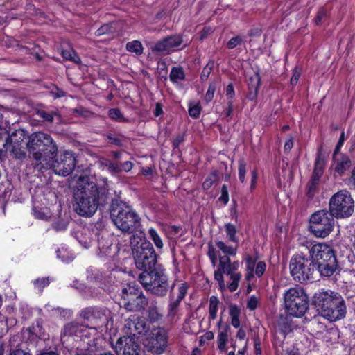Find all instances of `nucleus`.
Returning <instances> with one entry per match:
<instances>
[{"mask_svg": "<svg viewBox=\"0 0 355 355\" xmlns=\"http://www.w3.org/2000/svg\"><path fill=\"white\" fill-rule=\"evenodd\" d=\"M103 184L98 185L87 175H80L73 190V209L80 216L90 217L104 203L108 193L107 179H101Z\"/></svg>", "mask_w": 355, "mask_h": 355, "instance_id": "nucleus-1", "label": "nucleus"}, {"mask_svg": "<svg viewBox=\"0 0 355 355\" xmlns=\"http://www.w3.org/2000/svg\"><path fill=\"white\" fill-rule=\"evenodd\" d=\"M26 148L32 159L35 168L42 170L45 164L49 163L51 158H55L58 152V147L48 133L35 132L28 137Z\"/></svg>", "mask_w": 355, "mask_h": 355, "instance_id": "nucleus-2", "label": "nucleus"}, {"mask_svg": "<svg viewBox=\"0 0 355 355\" xmlns=\"http://www.w3.org/2000/svg\"><path fill=\"white\" fill-rule=\"evenodd\" d=\"M313 303L320 315L330 322L341 320L346 315L345 300L338 293L332 291L316 293Z\"/></svg>", "mask_w": 355, "mask_h": 355, "instance_id": "nucleus-3", "label": "nucleus"}, {"mask_svg": "<svg viewBox=\"0 0 355 355\" xmlns=\"http://www.w3.org/2000/svg\"><path fill=\"white\" fill-rule=\"evenodd\" d=\"M130 244L137 268L143 272H148L156 266L157 254L150 242L144 239L140 234H132Z\"/></svg>", "mask_w": 355, "mask_h": 355, "instance_id": "nucleus-4", "label": "nucleus"}, {"mask_svg": "<svg viewBox=\"0 0 355 355\" xmlns=\"http://www.w3.org/2000/svg\"><path fill=\"white\" fill-rule=\"evenodd\" d=\"M218 259L219 263L214 272V279L222 291L227 287L230 292H234L238 288L241 279V274L237 271L239 263L237 261L232 262L226 255H219Z\"/></svg>", "mask_w": 355, "mask_h": 355, "instance_id": "nucleus-5", "label": "nucleus"}, {"mask_svg": "<svg viewBox=\"0 0 355 355\" xmlns=\"http://www.w3.org/2000/svg\"><path fill=\"white\" fill-rule=\"evenodd\" d=\"M138 279L147 291L157 297L166 295L169 289L172 292L175 287V282L170 285L169 278L161 267L148 272H142Z\"/></svg>", "mask_w": 355, "mask_h": 355, "instance_id": "nucleus-6", "label": "nucleus"}, {"mask_svg": "<svg viewBox=\"0 0 355 355\" xmlns=\"http://www.w3.org/2000/svg\"><path fill=\"white\" fill-rule=\"evenodd\" d=\"M114 225L125 234H135L141 226V219L133 209L127 205H117L110 211Z\"/></svg>", "mask_w": 355, "mask_h": 355, "instance_id": "nucleus-7", "label": "nucleus"}, {"mask_svg": "<svg viewBox=\"0 0 355 355\" xmlns=\"http://www.w3.org/2000/svg\"><path fill=\"white\" fill-rule=\"evenodd\" d=\"M284 306L291 315L302 317L309 309V297L300 286L286 290L284 293Z\"/></svg>", "mask_w": 355, "mask_h": 355, "instance_id": "nucleus-8", "label": "nucleus"}, {"mask_svg": "<svg viewBox=\"0 0 355 355\" xmlns=\"http://www.w3.org/2000/svg\"><path fill=\"white\" fill-rule=\"evenodd\" d=\"M290 272L293 279L304 283L313 278L316 267L313 260L302 253L294 255L290 261Z\"/></svg>", "mask_w": 355, "mask_h": 355, "instance_id": "nucleus-9", "label": "nucleus"}, {"mask_svg": "<svg viewBox=\"0 0 355 355\" xmlns=\"http://www.w3.org/2000/svg\"><path fill=\"white\" fill-rule=\"evenodd\" d=\"M329 211L336 218H345L350 216L354 209V202L349 192L341 190L329 200Z\"/></svg>", "mask_w": 355, "mask_h": 355, "instance_id": "nucleus-10", "label": "nucleus"}, {"mask_svg": "<svg viewBox=\"0 0 355 355\" xmlns=\"http://www.w3.org/2000/svg\"><path fill=\"white\" fill-rule=\"evenodd\" d=\"M333 214L327 210H319L313 214L310 218L309 229L318 238H325L332 231L334 227Z\"/></svg>", "mask_w": 355, "mask_h": 355, "instance_id": "nucleus-11", "label": "nucleus"}, {"mask_svg": "<svg viewBox=\"0 0 355 355\" xmlns=\"http://www.w3.org/2000/svg\"><path fill=\"white\" fill-rule=\"evenodd\" d=\"M54 159L51 158L49 163L45 164L42 169L51 168L56 174L62 176H67L73 171L76 166V158L73 152L64 151L59 158Z\"/></svg>", "mask_w": 355, "mask_h": 355, "instance_id": "nucleus-12", "label": "nucleus"}, {"mask_svg": "<svg viewBox=\"0 0 355 355\" xmlns=\"http://www.w3.org/2000/svg\"><path fill=\"white\" fill-rule=\"evenodd\" d=\"M167 332L164 329L154 328L146 338L144 345L148 351L160 354L164 352L167 346Z\"/></svg>", "mask_w": 355, "mask_h": 355, "instance_id": "nucleus-13", "label": "nucleus"}, {"mask_svg": "<svg viewBox=\"0 0 355 355\" xmlns=\"http://www.w3.org/2000/svg\"><path fill=\"white\" fill-rule=\"evenodd\" d=\"M26 137L24 130L21 129L16 130L6 139L3 145L5 150L9 152L15 159L24 158L26 153L22 148V143Z\"/></svg>", "mask_w": 355, "mask_h": 355, "instance_id": "nucleus-14", "label": "nucleus"}, {"mask_svg": "<svg viewBox=\"0 0 355 355\" xmlns=\"http://www.w3.org/2000/svg\"><path fill=\"white\" fill-rule=\"evenodd\" d=\"M183 43L182 35L180 34H175L167 36L164 39L158 41L151 48L153 52L162 53V55H168L171 52L175 51Z\"/></svg>", "mask_w": 355, "mask_h": 355, "instance_id": "nucleus-15", "label": "nucleus"}, {"mask_svg": "<svg viewBox=\"0 0 355 355\" xmlns=\"http://www.w3.org/2000/svg\"><path fill=\"white\" fill-rule=\"evenodd\" d=\"M110 311L103 307L90 306L81 310L80 315L86 320H94L97 327L107 326Z\"/></svg>", "mask_w": 355, "mask_h": 355, "instance_id": "nucleus-16", "label": "nucleus"}, {"mask_svg": "<svg viewBox=\"0 0 355 355\" xmlns=\"http://www.w3.org/2000/svg\"><path fill=\"white\" fill-rule=\"evenodd\" d=\"M149 330V324L143 317L132 316L125 320L123 331L128 336L135 337V334H141Z\"/></svg>", "mask_w": 355, "mask_h": 355, "instance_id": "nucleus-17", "label": "nucleus"}, {"mask_svg": "<svg viewBox=\"0 0 355 355\" xmlns=\"http://www.w3.org/2000/svg\"><path fill=\"white\" fill-rule=\"evenodd\" d=\"M310 257L318 263L336 259L332 248L324 243L313 245L309 250Z\"/></svg>", "mask_w": 355, "mask_h": 355, "instance_id": "nucleus-18", "label": "nucleus"}, {"mask_svg": "<svg viewBox=\"0 0 355 355\" xmlns=\"http://www.w3.org/2000/svg\"><path fill=\"white\" fill-rule=\"evenodd\" d=\"M115 348L117 353H122L123 355H139L140 352L139 345L135 338L130 336L119 338Z\"/></svg>", "mask_w": 355, "mask_h": 355, "instance_id": "nucleus-19", "label": "nucleus"}, {"mask_svg": "<svg viewBox=\"0 0 355 355\" xmlns=\"http://www.w3.org/2000/svg\"><path fill=\"white\" fill-rule=\"evenodd\" d=\"M98 239V254L101 257L112 256V243L107 232L95 233Z\"/></svg>", "mask_w": 355, "mask_h": 355, "instance_id": "nucleus-20", "label": "nucleus"}, {"mask_svg": "<svg viewBox=\"0 0 355 355\" xmlns=\"http://www.w3.org/2000/svg\"><path fill=\"white\" fill-rule=\"evenodd\" d=\"M351 160L349 157L341 153H334L332 166L335 172L343 175L350 166Z\"/></svg>", "mask_w": 355, "mask_h": 355, "instance_id": "nucleus-21", "label": "nucleus"}, {"mask_svg": "<svg viewBox=\"0 0 355 355\" xmlns=\"http://www.w3.org/2000/svg\"><path fill=\"white\" fill-rule=\"evenodd\" d=\"M147 304L148 299L142 293H140L137 295H130L128 302L124 304V307L130 311H141L146 308Z\"/></svg>", "mask_w": 355, "mask_h": 355, "instance_id": "nucleus-22", "label": "nucleus"}, {"mask_svg": "<svg viewBox=\"0 0 355 355\" xmlns=\"http://www.w3.org/2000/svg\"><path fill=\"white\" fill-rule=\"evenodd\" d=\"M87 331V327L83 324L71 322L67 324L62 331V336H76L78 338H83V332Z\"/></svg>", "mask_w": 355, "mask_h": 355, "instance_id": "nucleus-23", "label": "nucleus"}, {"mask_svg": "<svg viewBox=\"0 0 355 355\" xmlns=\"http://www.w3.org/2000/svg\"><path fill=\"white\" fill-rule=\"evenodd\" d=\"M315 267L321 276L330 277L335 272L337 268L336 259L328 261L319 262L315 263Z\"/></svg>", "mask_w": 355, "mask_h": 355, "instance_id": "nucleus-24", "label": "nucleus"}, {"mask_svg": "<svg viewBox=\"0 0 355 355\" xmlns=\"http://www.w3.org/2000/svg\"><path fill=\"white\" fill-rule=\"evenodd\" d=\"M310 328L313 335L320 336L327 331V326L319 318H315L310 324Z\"/></svg>", "mask_w": 355, "mask_h": 355, "instance_id": "nucleus-25", "label": "nucleus"}, {"mask_svg": "<svg viewBox=\"0 0 355 355\" xmlns=\"http://www.w3.org/2000/svg\"><path fill=\"white\" fill-rule=\"evenodd\" d=\"M94 234L95 235L93 232L86 229L78 236V240L84 248H89L92 243Z\"/></svg>", "mask_w": 355, "mask_h": 355, "instance_id": "nucleus-26", "label": "nucleus"}, {"mask_svg": "<svg viewBox=\"0 0 355 355\" xmlns=\"http://www.w3.org/2000/svg\"><path fill=\"white\" fill-rule=\"evenodd\" d=\"M216 245L224 255L226 256H235L237 252V248L229 245L222 241H216Z\"/></svg>", "mask_w": 355, "mask_h": 355, "instance_id": "nucleus-27", "label": "nucleus"}, {"mask_svg": "<svg viewBox=\"0 0 355 355\" xmlns=\"http://www.w3.org/2000/svg\"><path fill=\"white\" fill-rule=\"evenodd\" d=\"M230 328L226 326L223 331L219 332L218 335V347L221 352L226 350V344L228 340V333Z\"/></svg>", "mask_w": 355, "mask_h": 355, "instance_id": "nucleus-28", "label": "nucleus"}, {"mask_svg": "<svg viewBox=\"0 0 355 355\" xmlns=\"http://www.w3.org/2000/svg\"><path fill=\"white\" fill-rule=\"evenodd\" d=\"M181 301L175 299L174 295L171 293L170 302L168 306V317L173 319L178 313V308Z\"/></svg>", "mask_w": 355, "mask_h": 355, "instance_id": "nucleus-29", "label": "nucleus"}, {"mask_svg": "<svg viewBox=\"0 0 355 355\" xmlns=\"http://www.w3.org/2000/svg\"><path fill=\"white\" fill-rule=\"evenodd\" d=\"M219 300L216 296H211L209 299V318L210 320H215L217 316Z\"/></svg>", "mask_w": 355, "mask_h": 355, "instance_id": "nucleus-30", "label": "nucleus"}, {"mask_svg": "<svg viewBox=\"0 0 355 355\" xmlns=\"http://www.w3.org/2000/svg\"><path fill=\"white\" fill-rule=\"evenodd\" d=\"M126 49L129 52L134 53L137 55H140L143 53V46L139 40H133L126 44Z\"/></svg>", "mask_w": 355, "mask_h": 355, "instance_id": "nucleus-31", "label": "nucleus"}, {"mask_svg": "<svg viewBox=\"0 0 355 355\" xmlns=\"http://www.w3.org/2000/svg\"><path fill=\"white\" fill-rule=\"evenodd\" d=\"M225 230L230 241L236 243L239 242V238L236 236L237 230L234 225L227 223L225 225Z\"/></svg>", "mask_w": 355, "mask_h": 355, "instance_id": "nucleus-32", "label": "nucleus"}, {"mask_svg": "<svg viewBox=\"0 0 355 355\" xmlns=\"http://www.w3.org/2000/svg\"><path fill=\"white\" fill-rule=\"evenodd\" d=\"M116 22L103 24L96 31V35L101 36L104 34H114L116 33Z\"/></svg>", "mask_w": 355, "mask_h": 355, "instance_id": "nucleus-33", "label": "nucleus"}, {"mask_svg": "<svg viewBox=\"0 0 355 355\" xmlns=\"http://www.w3.org/2000/svg\"><path fill=\"white\" fill-rule=\"evenodd\" d=\"M245 263H246V270L248 273L246 275V279L250 280L251 278L254 277V268L257 265L256 259L252 257L251 256H246L245 257Z\"/></svg>", "mask_w": 355, "mask_h": 355, "instance_id": "nucleus-34", "label": "nucleus"}, {"mask_svg": "<svg viewBox=\"0 0 355 355\" xmlns=\"http://www.w3.org/2000/svg\"><path fill=\"white\" fill-rule=\"evenodd\" d=\"M320 178V177L312 175L311 179L307 184V195L309 198H312L315 195Z\"/></svg>", "mask_w": 355, "mask_h": 355, "instance_id": "nucleus-35", "label": "nucleus"}, {"mask_svg": "<svg viewBox=\"0 0 355 355\" xmlns=\"http://www.w3.org/2000/svg\"><path fill=\"white\" fill-rule=\"evenodd\" d=\"M325 162L323 158L321 157L320 155H318L315 162V167L313 172V175L317 177H321L323 174V170L324 168Z\"/></svg>", "mask_w": 355, "mask_h": 355, "instance_id": "nucleus-36", "label": "nucleus"}, {"mask_svg": "<svg viewBox=\"0 0 355 355\" xmlns=\"http://www.w3.org/2000/svg\"><path fill=\"white\" fill-rule=\"evenodd\" d=\"M170 80L175 83L178 80H182L184 79V72L181 67H173L172 68L170 75Z\"/></svg>", "mask_w": 355, "mask_h": 355, "instance_id": "nucleus-37", "label": "nucleus"}, {"mask_svg": "<svg viewBox=\"0 0 355 355\" xmlns=\"http://www.w3.org/2000/svg\"><path fill=\"white\" fill-rule=\"evenodd\" d=\"M218 179V171H214L211 172L207 178L202 183V187L204 189H209L214 182H216Z\"/></svg>", "mask_w": 355, "mask_h": 355, "instance_id": "nucleus-38", "label": "nucleus"}, {"mask_svg": "<svg viewBox=\"0 0 355 355\" xmlns=\"http://www.w3.org/2000/svg\"><path fill=\"white\" fill-rule=\"evenodd\" d=\"M100 163L102 166L107 167L112 173H120L119 164L118 162H114L107 159H103L101 160Z\"/></svg>", "mask_w": 355, "mask_h": 355, "instance_id": "nucleus-39", "label": "nucleus"}, {"mask_svg": "<svg viewBox=\"0 0 355 355\" xmlns=\"http://www.w3.org/2000/svg\"><path fill=\"white\" fill-rule=\"evenodd\" d=\"M62 55L64 59L72 61L76 64H79L81 62L80 58L73 50H63L62 51Z\"/></svg>", "mask_w": 355, "mask_h": 355, "instance_id": "nucleus-40", "label": "nucleus"}, {"mask_svg": "<svg viewBox=\"0 0 355 355\" xmlns=\"http://www.w3.org/2000/svg\"><path fill=\"white\" fill-rule=\"evenodd\" d=\"M162 315L155 306H150L148 310V318L151 322L159 320Z\"/></svg>", "mask_w": 355, "mask_h": 355, "instance_id": "nucleus-41", "label": "nucleus"}, {"mask_svg": "<svg viewBox=\"0 0 355 355\" xmlns=\"http://www.w3.org/2000/svg\"><path fill=\"white\" fill-rule=\"evenodd\" d=\"M150 239H152L154 244L158 249H162L164 246L162 239L157 234V231L153 228H150L148 230Z\"/></svg>", "mask_w": 355, "mask_h": 355, "instance_id": "nucleus-42", "label": "nucleus"}, {"mask_svg": "<svg viewBox=\"0 0 355 355\" xmlns=\"http://www.w3.org/2000/svg\"><path fill=\"white\" fill-rule=\"evenodd\" d=\"M239 179L241 183L245 182V174L247 172L246 163L244 159H240L239 160Z\"/></svg>", "mask_w": 355, "mask_h": 355, "instance_id": "nucleus-43", "label": "nucleus"}, {"mask_svg": "<svg viewBox=\"0 0 355 355\" xmlns=\"http://www.w3.org/2000/svg\"><path fill=\"white\" fill-rule=\"evenodd\" d=\"M245 42V38L241 35H236L231 38L227 43V47L229 49H233L235 47L241 45Z\"/></svg>", "mask_w": 355, "mask_h": 355, "instance_id": "nucleus-44", "label": "nucleus"}, {"mask_svg": "<svg viewBox=\"0 0 355 355\" xmlns=\"http://www.w3.org/2000/svg\"><path fill=\"white\" fill-rule=\"evenodd\" d=\"M108 116L110 119L118 121H123V116L121 112L117 108H112L108 111Z\"/></svg>", "mask_w": 355, "mask_h": 355, "instance_id": "nucleus-45", "label": "nucleus"}, {"mask_svg": "<svg viewBox=\"0 0 355 355\" xmlns=\"http://www.w3.org/2000/svg\"><path fill=\"white\" fill-rule=\"evenodd\" d=\"M49 279L48 277H42L37 279L34 281L35 288H37L40 292L49 284Z\"/></svg>", "mask_w": 355, "mask_h": 355, "instance_id": "nucleus-46", "label": "nucleus"}, {"mask_svg": "<svg viewBox=\"0 0 355 355\" xmlns=\"http://www.w3.org/2000/svg\"><path fill=\"white\" fill-rule=\"evenodd\" d=\"M266 268V264L263 261H259L257 263L254 268V272L258 277H261L265 272Z\"/></svg>", "mask_w": 355, "mask_h": 355, "instance_id": "nucleus-47", "label": "nucleus"}, {"mask_svg": "<svg viewBox=\"0 0 355 355\" xmlns=\"http://www.w3.org/2000/svg\"><path fill=\"white\" fill-rule=\"evenodd\" d=\"M187 290H188V286H187V284L181 283L178 286V295L175 299L178 300L180 301H182L184 298V297L187 293Z\"/></svg>", "mask_w": 355, "mask_h": 355, "instance_id": "nucleus-48", "label": "nucleus"}, {"mask_svg": "<svg viewBox=\"0 0 355 355\" xmlns=\"http://www.w3.org/2000/svg\"><path fill=\"white\" fill-rule=\"evenodd\" d=\"M201 112V107L199 103L195 104L193 105H190L189 109V114L191 117L193 119H197L199 117Z\"/></svg>", "mask_w": 355, "mask_h": 355, "instance_id": "nucleus-49", "label": "nucleus"}, {"mask_svg": "<svg viewBox=\"0 0 355 355\" xmlns=\"http://www.w3.org/2000/svg\"><path fill=\"white\" fill-rule=\"evenodd\" d=\"M216 89L215 83H210L208 89L205 96V100L207 103H209L214 98V93Z\"/></svg>", "mask_w": 355, "mask_h": 355, "instance_id": "nucleus-50", "label": "nucleus"}, {"mask_svg": "<svg viewBox=\"0 0 355 355\" xmlns=\"http://www.w3.org/2000/svg\"><path fill=\"white\" fill-rule=\"evenodd\" d=\"M37 114L40 118H42L44 121L50 122V123L53 122V119H54L53 113L48 112L42 110H38L37 112Z\"/></svg>", "mask_w": 355, "mask_h": 355, "instance_id": "nucleus-51", "label": "nucleus"}, {"mask_svg": "<svg viewBox=\"0 0 355 355\" xmlns=\"http://www.w3.org/2000/svg\"><path fill=\"white\" fill-rule=\"evenodd\" d=\"M213 63H208L203 69L200 75V79L205 81L209 78L212 71Z\"/></svg>", "mask_w": 355, "mask_h": 355, "instance_id": "nucleus-52", "label": "nucleus"}, {"mask_svg": "<svg viewBox=\"0 0 355 355\" xmlns=\"http://www.w3.org/2000/svg\"><path fill=\"white\" fill-rule=\"evenodd\" d=\"M207 254H208V256L209 257V259L211 261L212 266L214 267L216 264L217 254H216V249L211 244H209Z\"/></svg>", "mask_w": 355, "mask_h": 355, "instance_id": "nucleus-53", "label": "nucleus"}, {"mask_svg": "<svg viewBox=\"0 0 355 355\" xmlns=\"http://www.w3.org/2000/svg\"><path fill=\"white\" fill-rule=\"evenodd\" d=\"M259 303V300L255 295H252L249 297L247 302V308L251 311L257 309Z\"/></svg>", "mask_w": 355, "mask_h": 355, "instance_id": "nucleus-54", "label": "nucleus"}, {"mask_svg": "<svg viewBox=\"0 0 355 355\" xmlns=\"http://www.w3.org/2000/svg\"><path fill=\"white\" fill-rule=\"evenodd\" d=\"M219 201L226 205L229 201V193L226 185H223L221 188V196L218 198Z\"/></svg>", "mask_w": 355, "mask_h": 355, "instance_id": "nucleus-55", "label": "nucleus"}, {"mask_svg": "<svg viewBox=\"0 0 355 355\" xmlns=\"http://www.w3.org/2000/svg\"><path fill=\"white\" fill-rule=\"evenodd\" d=\"M106 138L110 144L115 145L117 146H121L122 144L121 139L112 134H107L106 135Z\"/></svg>", "mask_w": 355, "mask_h": 355, "instance_id": "nucleus-56", "label": "nucleus"}, {"mask_svg": "<svg viewBox=\"0 0 355 355\" xmlns=\"http://www.w3.org/2000/svg\"><path fill=\"white\" fill-rule=\"evenodd\" d=\"M53 228L56 231L64 230L67 227V223L63 220H59L52 225Z\"/></svg>", "mask_w": 355, "mask_h": 355, "instance_id": "nucleus-57", "label": "nucleus"}, {"mask_svg": "<svg viewBox=\"0 0 355 355\" xmlns=\"http://www.w3.org/2000/svg\"><path fill=\"white\" fill-rule=\"evenodd\" d=\"M240 309L235 304L230 306V315L231 318H239L240 315Z\"/></svg>", "mask_w": 355, "mask_h": 355, "instance_id": "nucleus-58", "label": "nucleus"}, {"mask_svg": "<svg viewBox=\"0 0 355 355\" xmlns=\"http://www.w3.org/2000/svg\"><path fill=\"white\" fill-rule=\"evenodd\" d=\"M226 97L228 101H233V98L234 96L235 92L234 89L233 85L230 83L225 89Z\"/></svg>", "mask_w": 355, "mask_h": 355, "instance_id": "nucleus-59", "label": "nucleus"}, {"mask_svg": "<svg viewBox=\"0 0 355 355\" xmlns=\"http://www.w3.org/2000/svg\"><path fill=\"white\" fill-rule=\"evenodd\" d=\"M51 92L55 98H61L65 95V93L63 90L59 89L57 86L55 85L52 86Z\"/></svg>", "mask_w": 355, "mask_h": 355, "instance_id": "nucleus-60", "label": "nucleus"}, {"mask_svg": "<svg viewBox=\"0 0 355 355\" xmlns=\"http://www.w3.org/2000/svg\"><path fill=\"white\" fill-rule=\"evenodd\" d=\"M251 176L252 178L250 189V191H252L255 189L257 184V173L255 169L251 172Z\"/></svg>", "mask_w": 355, "mask_h": 355, "instance_id": "nucleus-61", "label": "nucleus"}, {"mask_svg": "<svg viewBox=\"0 0 355 355\" xmlns=\"http://www.w3.org/2000/svg\"><path fill=\"white\" fill-rule=\"evenodd\" d=\"M132 162H130L129 161H126V162H123V164H119L120 172H121V171L128 172L132 169Z\"/></svg>", "mask_w": 355, "mask_h": 355, "instance_id": "nucleus-62", "label": "nucleus"}, {"mask_svg": "<svg viewBox=\"0 0 355 355\" xmlns=\"http://www.w3.org/2000/svg\"><path fill=\"white\" fill-rule=\"evenodd\" d=\"M293 147V138L290 137L285 142L284 149L286 153H289Z\"/></svg>", "mask_w": 355, "mask_h": 355, "instance_id": "nucleus-63", "label": "nucleus"}, {"mask_svg": "<svg viewBox=\"0 0 355 355\" xmlns=\"http://www.w3.org/2000/svg\"><path fill=\"white\" fill-rule=\"evenodd\" d=\"M344 141H345V133H344V132H342L340 134L338 142L335 148L334 153H340V148L342 147Z\"/></svg>", "mask_w": 355, "mask_h": 355, "instance_id": "nucleus-64", "label": "nucleus"}]
</instances>
